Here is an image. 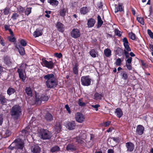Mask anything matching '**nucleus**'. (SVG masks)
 I'll return each instance as SVG.
<instances>
[{
  "mask_svg": "<svg viewBox=\"0 0 153 153\" xmlns=\"http://www.w3.org/2000/svg\"><path fill=\"white\" fill-rule=\"evenodd\" d=\"M131 64H128L127 63H126V66L127 69L129 70H131L132 69V67Z\"/></svg>",
  "mask_w": 153,
  "mask_h": 153,
  "instance_id": "nucleus-50",
  "label": "nucleus"
},
{
  "mask_svg": "<svg viewBox=\"0 0 153 153\" xmlns=\"http://www.w3.org/2000/svg\"><path fill=\"white\" fill-rule=\"evenodd\" d=\"M89 11L88 8L87 7H84L80 9V12L81 14L85 15Z\"/></svg>",
  "mask_w": 153,
  "mask_h": 153,
  "instance_id": "nucleus-20",
  "label": "nucleus"
},
{
  "mask_svg": "<svg viewBox=\"0 0 153 153\" xmlns=\"http://www.w3.org/2000/svg\"><path fill=\"white\" fill-rule=\"evenodd\" d=\"M48 2L53 6H57L59 3L58 1L56 0H48Z\"/></svg>",
  "mask_w": 153,
  "mask_h": 153,
  "instance_id": "nucleus-27",
  "label": "nucleus"
},
{
  "mask_svg": "<svg viewBox=\"0 0 153 153\" xmlns=\"http://www.w3.org/2000/svg\"><path fill=\"white\" fill-rule=\"evenodd\" d=\"M42 65L44 66L49 69H52L54 66V63L51 61H48L45 59H42Z\"/></svg>",
  "mask_w": 153,
  "mask_h": 153,
  "instance_id": "nucleus-8",
  "label": "nucleus"
},
{
  "mask_svg": "<svg viewBox=\"0 0 153 153\" xmlns=\"http://www.w3.org/2000/svg\"><path fill=\"white\" fill-rule=\"evenodd\" d=\"M45 12L46 13L45 15V16L46 17L49 18L50 17V15H49V14H50L51 13V11H45Z\"/></svg>",
  "mask_w": 153,
  "mask_h": 153,
  "instance_id": "nucleus-49",
  "label": "nucleus"
},
{
  "mask_svg": "<svg viewBox=\"0 0 153 153\" xmlns=\"http://www.w3.org/2000/svg\"><path fill=\"white\" fill-rule=\"evenodd\" d=\"M80 36V32L77 29H74L71 32V36L73 38H78Z\"/></svg>",
  "mask_w": 153,
  "mask_h": 153,
  "instance_id": "nucleus-10",
  "label": "nucleus"
},
{
  "mask_svg": "<svg viewBox=\"0 0 153 153\" xmlns=\"http://www.w3.org/2000/svg\"><path fill=\"white\" fill-rule=\"evenodd\" d=\"M124 53L125 56V57L126 58H128V57H130L129 56V54L128 52V51H127L126 50H124Z\"/></svg>",
  "mask_w": 153,
  "mask_h": 153,
  "instance_id": "nucleus-54",
  "label": "nucleus"
},
{
  "mask_svg": "<svg viewBox=\"0 0 153 153\" xmlns=\"http://www.w3.org/2000/svg\"><path fill=\"white\" fill-rule=\"evenodd\" d=\"M56 27L58 30L61 32H63L64 31V25L59 22H57L56 24Z\"/></svg>",
  "mask_w": 153,
  "mask_h": 153,
  "instance_id": "nucleus-15",
  "label": "nucleus"
},
{
  "mask_svg": "<svg viewBox=\"0 0 153 153\" xmlns=\"http://www.w3.org/2000/svg\"><path fill=\"white\" fill-rule=\"evenodd\" d=\"M124 46L126 49V50L127 51H131V49L128 44L126 45L125 44V45H124Z\"/></svg>",
  "mask_w": 153,
  "mask_h": 153,
  "instance_id": "nucleus-47",
  "label": "nucleus"
},
{
  "mask_svg": "<svg viewBox=\"0 0 153 153\" xmlns=\"http://www.w3.org/2000/svg\"><path fill=\"white\" fill-rule=\"evenodd\" d=\"M55 128L57 133L60 131L62 127L61 125L59 123L56 122V123Z\"/></svg>",
  "mask_w": 153,
  "mask_h": 153,
  "instance_id": "nucleus-26",
  "label": "nucleus"
},
{
  "mask_svg": "<svg viewBox=\"0 0 153 153\" xmlns=\"http://www.w3.org/2000/svg\"><path fill=\"white\" fill-rule=\"evenodd\" d=\"M16 47L19 50V53L21 55H23L25 54V51L24 48L22 47L21 45H19L17 46Z\"/></svg>",
  "mask_w": 153,
  "mask_h": 153,
  "instance_id": "nucleus-19",
  "label": "nucleus"
},
{
  "mask_svg": "<svg viewBox=\"0 0 153 153\" xmlns=\"http://www.w3.org/2000/svg\"><path fill=\"white\" fill-rule=\"evenodd\" d=\"M31 8H27L25 11V13L26 15L28 16L31 13Z\"/></svg>",
  "mask_w": 153,
  "mask_h": 153,
  "instance_id": "nucleus-37",
  "label": "nucleus"
},
{
  "mask_svg": "<svg viewBox=\"0 0 153 153\" xmlns=\"http://www.w3.org/2000/svg\"><path fill=\"white\" fill-rule=\"evenodd\" d=\"M115 33L116 35L118 36H120L121 35L120 31L117 29L115 30Z\"/></svg>",
  "mask_w": 153,
  "mask_h": 153,
  "instance_id": "nucleus-46",
  "label": "nucleus"
},
{
  "mask_svg": "<svg viewBox=\"0 0 153 153\" xmlns=\"http://www.w3.org/2000/svg\"><path fill=\"white\" fill-rule=\"evenodd\" d=\"M111 123V122L110 121H108L106 122L105 123V127L107 126H109Z\"/></svg>",
  "mask_w": 153,
  "mask_h": 153,
  "instance_id": "nucleus-64",
  "label": "nucleus"
},
{
  "mask_svg": "<svg viewBox=\"0 0 153 153\" xmlns=\"http://www.w3.org/2000/svg\"><path fill=\"white\" fill-rule=\"evenodd\" d=\"M19 17L18 14L16 13H13L11 17V18L13 20L16 19Z\"/></svg>",
  "mask_w": 153,
  "mask_h": 153,
  "instance_id": "nucleus-39",
  "label": "nucleus"
},
{
  "mask_svg": "<svg viewBox=\"0 0 153 153\" xmlns=\"http://www.w3.org/2000/svg\"><path fill=\"white\" fill-rule=\"evenodd\" d=\"M67 9L66 8H63L60 10L59 11L60 15L62 16H65L67 12Z\"/></svg>",
  "mask_w": 153,
  "mask_h": 153,
  "instance_id": "nucleus-29",
  "label": "nucleus"
},
{
  "mask_svg": "<svg viewBox=\"0 0 153 153\" xmlns=\"http://www.w3.org/2000/svg\"><path fill=\"white\" fill-rule=\"evenodd\" d=\"M75 126V122L71 121L69 122L67 125V127L69 130H72L74 129Z\"/></svg>",
  "mask_w": 153,
  "mask_h": 153,
  "instance_id": "nucleus-16",
  "label": "nucleus"
},
{
  "mask_svg": "<svg viewBox=\"0 0 153 153\" xmlns=\"http://www.w3.org/2000/svg\"><path fill=\"white\" fill-rule=\"evenodd\" d=\"M10 9L9 8L6 7L4 10V13L5 15H7L9 13Z\"/></svg>",
  "mask_w": 153,
  "mask_h": 153,
  "instance_id": "nucleus-43",
  "label": "nucleus"
},
{
  "mask_svg": "<svg viewBox=\"0 0 153 153\" xmlns=\"http://www.w3.org/2000/svg\"><path fill=\"white\" fill-rule=\"evenodd\" d=\"M3 120L2 116L0 115V126L2 124Z\"/></svg>",
  "mask_w": 153,
  "mask_h": 153,
  "instance_id": "nucleus-58",
  "label": "nucleus"
},
{
  "mask_svg": "<svg viewBox=\"0 0 153 153\" xmlns=\"http://www.w3.org/2000/svg\"><path fill=\"white\" fill-rule=\"evenodd\" d=\"M11 134V132L9 130H7L6 131L5 133L4 137H9Z\"/></svg>",
  "mask_w": 153,
  "mask_h": 153,
  "instance_id": "nucleus-42",
  "label": "nucleus"
},
{
  "mask_svg": "<svg viewBox=\"0 0 153 153\" xmlns=\"http://www.w3.org/2000/svg\"><path fill=\"white\" fill-rule=\"evenodd\" d=\"M91 79L89 78L88 76L82 77L81 81L82 84L84 86H88L90 85Z\"/></svg>",
  "mask_w": 153,
  "mask_h": 153,
  "instance_id": "nucleus-7",
  "label": "nucleus"
},
{
  "mask_svg": "<svg viewBox=\"0 0 153 153\" xmlns=\"http://www.w3.org/2000/svg\"><path fill=\"white\" fill-rule=\"evenodd\" d=\"M21 107L18 105H14L10 110V113L12 117L14 119H17L21 114Z\"/></svg>",
  "mask_w": 153,
  "mask_h": 153,
  "instance_id": "nucleus-2",
  "label": "nucleus"
},
{
  "mask_svg": "<svg viewBox=\"0 0 153 153\" xmlns=\"http://www.w3.org/2000/svg\"><path fill=\"white\" fill-rule=\"evenodd\" d=\"M147 32L150 37L153 39V33L149 29H148Z\"/></svg>",
  "mask_w": 153,
  "mask_h": 153,
  "instance_id": "nucleus-44",
  "label": "nucleus"
},
{
  "mask_svg": "<svg viewBox=\"0 0 153 153\" xmlns=\"http://www.w3.org/2000/svg\"><path fill=\"white\" fill-rule=\"evenodd\" d=\"M144 128L142 125H138L136 128V132L139 135H142L144 131Z\"/></svg>",
  "mask_w": 153,
  "mask_h": 153,
  "instance_id": "nucleus-14",
  "label": "nucleus"
},
{
  "mask_svg": "<svg viewBox=\"0 0 153 153\" xmlns=\"http://www.w3.org/2000/svg\"><path fill=\"white\" fill-rule=\"evenodd\" d=\"M31 131V130L30 129V127L28 126L26 127L24 130H22V136H27L30 134V133Z\"/></svg>",
  "mask_w": 153,
  "mask_h": 153,
  "instance_id": "nucleus-12",
  "label": "nucleus"
},
{
  "mask_svg": "<svg viewBox=\"0 0 153 153\" xmlns=\"http://www.w3.org/2000/svg\"><path fill=\"white\" fill-rule=\"evenodd\" d=\"M127 60L126 61V63H127L128 64H131L132 58L131 57H129L127 58Z\"/></svg>",
  "mask_w": 153,
  "mask_h": 153,
  "instance_id": "nucleus-48",
  "label": "nucleus"
},
{
  "mask_svg": "<svg viewBox=\"0 0 153 153\" xmlns=\"http://www.w3.org/2000/svg\"><path fill=\"white\" fill-rule=\"evenodd\" d=\"M39 137L44 140L50 139L52 136L51 133L49 131L42 129L39 134Z\"/></svg>",
  "mask_w": 153,
  "mask_h": 153,
  "instance_id": "nucleus-5",
  "label": "nucleus"
},
{
  "mask_svg": "<svg viewBox=\"0 0 153 153\" xmlns=\"http://www.w3.org/2000/svg\"><path fill=\"white\" fill-rule=\"evenodd\" d=\"M149 48L150 50L153 51V45L151 44H149Z\"/></svg>",
  "mask_w": 153,
  "mask_h": 153,
  "instance_id": "nucleus-63",
  "label": "nucleus"
},
{
  "mask_svg": "<svg viewBox=\"0 0 153 153\" xmlns=\"http://www.w3.org/2000/svg\"><path fill=\"white\" fill-rule=\"evenodd\" d=\"M24 10V8L23 7H19V9L18 10L20 12H22Z\"/></svg>",
  "mask_w": 153,
  "mask_h": 153,
  "instance_id": "nucleus-61",
  "label": "nucleus"
},
{
  "mask_svg": "<svg viewBox=\"0 0 153 153\" xmlns=\"http://www.w3.org/2000/svg\"><path fill=\"white\" fill-rule=\"evenodd\" d=\"M66 149L67 150H70L71 151L75 150L76 149L75 146L71 144H68L66 146Z\"/></svg>",
  "mask_w": 153,
  "mask_h": 153,
  "instance_id": "nucleus-25",
  "label": "nucleus"
},
{
  "mask_svg": "<svg viewBox=\"0 0 153 153\" xmlns=\"http://www.w3.org/2000/svg\"><path fill=\"white\" fill-rule=\"evenodd\" d=\"M48 99V97L45 94H36V102L37 104H40L42 101H47Z\"/></svg>",
  "mask_w": 153,
  "mask_h": 153,
  "instance_id": "nucleus-6",
  "label": "nucleus"
},
{
  "mask_svg": "<svg viewBox=\"0 0 153 153\" xmlns=\"http://www.w3.org/2000/svg\"><path fill=\"white\" fill-rule=\"evenodd\" d=\"M33 35L35 37H38L42 35V31L41 30L37 29L34 32Z\"/></svg>",
  "mask_w": 153,
  "mask_h": 153,
  "instance_id": "nucleus-24",
  "label": "nucleus"
},
{
  "mask_svg": "<svg viewBox=\"0 0 153 153\" xmlns=\"http://www.w3.org/2000/svg\"><path fill=\"white\" fill-rule=\"evenodd\" d=\"M123 42L124 45H125V44H127L128 43L127 39L126 37H125L123 39Z\"/></svg>",
  "mask_w": 153,
  "mask_h": 153,
  "instance_id": "nucleus-56",
  "label": "nucleus"
},
{
  "mask_svg": "<svg viewBox=\"0 0 153 153\" xmlns=\"http://www.w3.org/2000/svg\"><path fill=\"white\" fill-rule=\"evenodd\" d=\"M100 105L99 104H96L95 105H92L91 106L92 108L95 109L97 111L98 110V108L100 107Z\"/></svg>",
  "mask_w": 153,
  "mask_h": 153,
  "instance_id": "nucleus-55",
  "label": "nucleus"
},
{
  "mask_svg": "<svg viewBox=\"0 0 153 153\" xmlns=\"http://www.w3.org/2000/svg\"><path fill=\"white\" fill-rule=\"evenodd\" d=\"M95 23V20L92 18L89 19L88 21L87 25L89 28L91 27L94 26Z\"/></svg>",
  "mask_w": 153,
  "mask_h": 153,
  "instance_id": "nucleus-17",
  "label": "nucleus"
},
{
  "mask_svg": "<svg viewBox=\"0 0 153 153\" xmlns=\"http://www.w3.org/2000/svg\"><path fill=\"white\" fill-rule=\"evenodd\" d=\"M126 146L127 148V151L131 152L132 151L134 148V145L131 143L129 142L126 143Z\"/></svg>",
  "mask_w": 153,
  "mask_h": 153,
  "instance_id": "nucleus-13",
  "label": "nucleus"
},
{
  "mask_svg": "<svg viewBox=\"0 0 153 153\" xmlns=\"http://www.w3.org/2000/svg\"><path fill=\"white\" fill-rule=\"evenodd\" d=\"M40 150V148L38 145H34L32 146L31 149L32 153H39Z\"/></svg>",
  "mask_w": 153,
  "mask_h": 153,
  "instance_id": "nucleus-11",
  "label": "nucleus"
},
{
  "mask_svg": "<svg viewBox=\"0 0 153 153\" xmlns=\"http://www.w3.org/2000/svg\"><path fill=\"white\" fill-rule=\"evenodd\" d=\"M25 92L28 96H32V91L29 87H26L25 89Z\"/></svg>",
  "mask_w": 153,
  "mask_h": 153,
  "instance_id": "nucleus-23",
  "label": "nucleus"
},
{
  "mask_svg": "<svg viewBox=\"0 0 153 153\" xmlns=\"http://www.w3.org/2000/svg\"><path fill=\"white\" fill-rule=\"evenodd\" d=\"M108 153H114V151L111 149H109L107 151Z\"/></svg>",
  "mask_w": 153,
  "mask_h": 153,
  "instance_id": "nucleus-62",
  "label": "nucleus"
},
{
  "mask_svg": "<svg viewBox=\"0 0 153 153\" xmlns=\"http://www.w3.org/2000/svg\"><path fill=\"white\" fill-rule=\"evenodd\" d=\"M129 36L130 39L132 40H134L135 39V35L132 32L129 33Z\"/></svg>",
  "mask_w": 153,
  "mask_h": 153,
  "instance_id": "nucleus-40",
  "label": "nucleus"
},
{
  "mask_svg": "<svg viewBox=\"0 0 153 153\" xmlns=\"http://www.w3.org/2000/svg\"><path fill=\"white\" fill-rule=\"evenodd\" d=\"M73 71L75 74H78V70L76 67H75L73 68Z\"/></svg>",
  "mask_w": 153,
  "mask_h": 153,
  "instance_id": "nucleus-57",
  "label": "nucleus"
},
{
  "mask_svg": "<svg viewBox=\"0 0 153 153\" xmlns=\"http://www.w3.org/2000/svg\"><path fill=\"white\" fill-rule=\"evenodd\" d=\"M78 104L80 106H84L85 105V104L83 102L81 99H79Z\"/></svg>",
  "mask_w": 153,
  "mask_h": 153,
  "instance_id": "nucleus-41",
  "label": "nucleus"
},
{
  "mask_svg": "<svg viewBox=\"0 0 153 153\" xmlns=\"http://www.w3.org/2000/svg\"><path fill=\"white\" fill-rule=\"evenodd\" d=\"M45 119L48 121H51L53 120V117L50 113H47L45 116Z\"/></svg>",
  "mask_w": 153,
  "mask_h": 153,
  "instance_id": "nucleus-21",
  "label": "nucleus"
},
{
  "mask_svg": "<svg viewBox=\"0 0 153 153\" xmlns=\"http://www.w3.org/2000/svg\"><path fill=\"white\" fill-rule=\"evenodd\" d=\"M43 78L46 82V86L48 88H54L57 85L56 78L53 74L44 75Z\"/></svg>",
  "mask_w": 153,
  "mask_h": 153,
  "instance_id": "nucleus-1",
  "label": "nucleus"
},
{
  "mask_svg": "<svg viewBox=\"0 0 153 153\" xmlns=\"http://www.w3.org/2000/svg\"><path fill=\"white\" fill-rule=\"evenodd\" d=\"M115 114L119 118L121 117L123 115V113L121 109L118 108L116 109L115 111Z\"/></svg>",
  "mask_w": 153,
  "mask_h": 153,
  "instance_id": "nucleus-18",
  "label": "nucleus"
},
{
  "mask_svg": "<svg viewBox=\"0 0 153 153\" xmlns=\"http://www.w3.org/2000/svg\"><path fill=\"white\" fill-rule=\"evenodd\" d=\"M6 99L4 97L2 96H0V102L2 104H4L6 102Z\"/></svg>",
  "mask_w": 153,
  "mask_h": 153,
  "instance_id": "nucleus-35",
  "label": "nucleus"
},
{
  "mask_svg": "<svg viewBox=\"0 0 153 153\" xmlns=\"http://www.w3.org/2000/svg\"><path fill=\"white\" fill-rule=\"evenodd\" d=\"M128 75L126 73H124L122 74V78L126 80L128 78Z\"/></svg>",
  "mask_w": 153,
  "mask_h": 153,
  "instance_id": "nucleus-51",
  "label": "nucleus"
},
{
  "mask_svg": "<svg viewBox=\"0 0 153 153\" xmlns=\"http://www.w3.org/2000/svg\"><path fill=\"white\" fill-rule=\"evenodd\" d=\"M101 98V95L97 93H96L94 95V99L96 100H100Z\"/></svg>",
  "mask_w": 153,
  "mask_h": 153,
  "instance_id": "nucleus-34",
  "label": "nucleus"
},
{
  "mask_svg": "<svg viewBox=\"0 0 153 153\" xmlns=\"http://www.w3.org/2000/svg\"><path fill=\"white\" fill-rule=\"evenodd\" d=\"M15 92V89L11 88H9L7 91V94L9 95L13 94Z\"/></svg>",
  "mask_w": 153,
  "mask_h": 153,
  "instance_id": "nucleus-30",
  "label": "nucleus"
},
{
  "mask_svg": "<svg viewBox=\"0 0 153 153\" xmlns=\"http://www.w3.org/2000/svg\"><path fill=\"white\" fill-rule=\"evenodd\" d=\"M54 54L55 56L58 58H61L62 56V55L61 53H56Z\"/></svg>",
  "mask_w": 153,
  "mask_h": 153,
  "instance_id": "nucleus-52",
  "label": "nucleus"
},
{
  "mask_svg": "<svg viewBox=\"0 0 153 153\" xmlns=\"http://www.w3.org/2000/svg\"><path fill=\"white\" fill-rule=\"evenodd\" d=\"M121 60L120 59L118 58L117 59L116 62L115 63V64L117 66H120L121 65Z\"/></svg>",
  "mask_w": 153,
  "mask_h": 153,
  "instance_id": "nucleus-38",
  "label": "nucleus"
},
{
  "mask_svg": "<svg viewBox=\"0 0 153 153\" xmlns=\"http://www.w3.org/2000/svg\"><path fill=\"white\" fill-rule=\"evenodd\" d=\"M137 20L142 25H144V21L143 18L142 17H137Z\"/></svg>",
  "mask_w": 153,
  "mask_h": 153,
  "instance_id": "nucleus-36",
  "label": "nucleus"
},
{
  "mask_svg": "<svg viewBox=\"0 0 153 153\" xmlns=\"http://www.w3.org/2000/svg\"><path fill=\"white\" fill-rule=\"evenodd\" d=\"M24 147V143L21 139H19L15 140V142L13 143L9 147L11 150L16 149H22Z\"/></svg>",
  "mask_w": 153,
  "mask_h": 153,
  "instance_id": "nucleus-3",
  "label": "nucleus"
},
{
  "mask_svg": "<svg viewBox=\"0 0 153 153\" xmlns=\"http://www.w3.org/2000/svg\"><path fill=\"white\" fill-rule=\"evenodd\" d=\"M9 41L10 42H14L15 41V39L14 37H9Z\"/></svg>",
  "mask_w": 153,
  "mask_h": 153,
  "instance_id": "nucleus-59",
  "label": "nucleus"
},
{
  "mask_svg": "<svg viewBox=\"0 0 153 153\" xmlns=\"http://www.w3.org/2000/svg\"><path fill=\"white\" fill-rule=\"evenodd\" d=\"M20 43L23 46H25L27 45V43L26 41L23 39H21V40Z\"/></svg>",
  "mask_w": 153,
  "mask_h": 153,
  "instance_id": "nucleus-45",
  "label": "nucleus"
},
{
  "mask_svg": "<svg viewBox=\"0 0 153 153\" xmlns=\"http://www.w3.org/2000/svg\"><path fill=\"white\" fill-rule=\"evenodd\" d=\"M60 148L59 147L57 146H55L52 148L51 149V152H55L59 151Z\"/></svg>",
  "mask_w": 153,
  "mask_h": 153,
  "instance_id": "nucleus-33",
  "label": "nucleus"
},
{
  "mask_svg": "<svg viewBox=\"0 0 153 153\" xmlns=\"http://www.w3.org/2000/svg\"><path fill=\"white\" fill-rule=\"evenodd\" d=\"M104 53L107 57H109L111 55V51L109 48H106L104 50Z\"/></svg>",
  "mask_w": 153,
  "mask_h": 153,
  "instance_id": "nucleus-22",
  "label": "nucleus"
},
{
  "mask_svg": "<svg viewBox=\"0 0 153 153\" xmlns=\"http://www.w3.org/2000/svg\"><path fill=\"white\" fill-rule=\"evenodd\" d=\"M10 26H8V25H4V28L5 29V30H8L9 31V30L10 29H10L9 28Z\"/></svg>",
  "mask_w": 153,
  "mask_h": 153,
  "instance_id": "nucleus-60",
  "label": "nucleus"
},
{
  "mask_svg": "<svg viewBox=\"0 0 153 153\" xmlns=\"http://www.w3.org/2000/svg\"><path fill=\"white\" fill-rule=\"evenodd\" d=\"M123 10L122 5L120 4H119L118 6L115 8V13L120 11H122Z\"/></svg>",
  "mask_w": 153,
  "mask_h": 153,
  "instance_id": "nucleus-31",
  "label": "nucleus"
},
{
  "mask_svg": "<svg viewBox=\"0 0 153 153\" xmlns=\"http://www.w3.org/2000/svg\"><path fill=\"white\" fill-rule=\"evenodd\" d=\"M28 66V65L26 64H22L20 66L19 68L18 69L17 72L18 73L19 77L23 81H24L25 80V77L24 76V74L25 72L26 68Z\"/></svg>",
  "mask_w": 153,
  "mask_h": 153,
  "instance_id": "nucleus-4",
  "label": "nucleus"
},
{
  "mask_svg": "<svg viewBox=\"0 0 153 153\" xmlns=\"http://www.w3.org/2000/svg\"><path fill=\"white\" fill-rule=\"evenodd\" d=\"M75 119L76 121L79 123H82L85 120V117L82 114L77 112L75 115Z\"/></svg>",
  "mask_w": 153,
  "mask_h": 153,
  "instance_id": "nucleus-9",
  "label": "nucleus"
},
{
  "mask_svg": "<svg viewBox=\"0 0 153 153\" xmlns=\"http://www.w3.org/2000/svg\"><path fill=\"white\" fill-rule=\"evenodd\" d=\"M90 54L94 58L96 57L97 53L94 49H92L91 50L90 52Z\"/></svg>",
  "mask_w": 153,
  "mask_h": 153,
  "instance_id": "nucleus-32",
  "label": "nucleus"
},
{
  "mask_svg": "<svg viewBox=\"0 0 153 153\" xmlns=\"http://www.w3.org/2000/svg\"><path fill=\"white\" fill-rule=\"evenodd\" d=\"M65 107L67 111H68V113L69 114H70L71 113V111H70V108L69 107L68 105H65Z\"/></svg>",
  "mask_w": 153,
  "mask_h": 153,
  "instance_id": "nucleus-53",
  "label": "nucleus"
},
{
  "mask_svg": "<svg viewBox=\"0 0 153 153\" xmlns=\"http://www.w3.org/2000/svg\"><path fill=\"white\" fill-rule=\"evenodd\" d=\"M97 25L98 27H100L102 24L103 22L102 20L101 17L100 16L98 15L97 16Z\"/></svg>",
  "mask_w": 153,
  "mask_h": 153,
  "instance_id": "nucleus-28",
  "label": "nucleus"
}]
</instances>
